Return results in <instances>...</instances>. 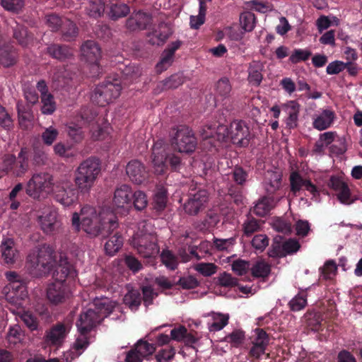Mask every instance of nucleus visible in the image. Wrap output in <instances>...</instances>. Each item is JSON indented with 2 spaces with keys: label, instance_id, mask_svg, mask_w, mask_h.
<instances>
[{
  "label": "nucleus",
  "instance_id": "f257e3e1",
  "mask_svg": "<svg viewBox=\"0 0 362 362\" xmlns=\"http://www.w3.org/2000/svg\"><path fill=\"white\" fill-rule=\"evenodd\" d=\"M53 253L52 247L44 244L29 254L26 267L30 275L33 277H40L48 274L56 263Z\"/></svg>",
  "mask_w": 362,
  "mask_h": 362
},
{
  "label": "nucleus",
  "instance_id": "f03ea898",
  "mask_svg": "<svg viewBox=\"0 0 362 362\" xmlns=\"http://www.w3.org/2000/svg\"><path fill=\"white\" fill-rule=\"evenodd\" d=\"M103 212H98L96 209L90 205L83 206L80 214L74 212L71 218L73 227L77 230L82 229L90 237L99 236L104 233V228L100 223Z\"/></svg>",
  "mask_w": 362,
  "mask_h": 362
},
{
  "label": "nucleus",
  "instance_id": "7ed1b4c3",
  "mask_svg": "<svg viewBox=\"0 0 362 362\" xmlns=\"http://www.w3.org/2000/svg\"><path fill=\"white\" fill-rule=\"evenodd\" d=\"M29 170V149L21 148L18 156L5 153L0 158V172L13 177H23Z\"/></svg>",
  "mask_w": 362,
  "mask_h": 362
},
{
  "label": "nucleus",
  "instance_id": "20e7f679",
  "mask_svg": "<svg viewBox=\"0 0 362 362\" xmlns=\"http://www.w3.org/2000/svg\"><path fill=\"white\" fill-rule=\"evenodd\" d=\"M100 172V163L98 158H89L83 160L78 167L75 174V184L81 193H88L93 187Z\"/></svg>",
  "mask_w": 362,
  "mask_h": 362
},
{
  "label": "nucleus",
  "instance_id": "39448f33",
  "mask_svg": "<svg viewBox=\"0 0 362 362\" xmlns=\"http://www.w3.org/2000/svg\"><path fill=\"white\" fill-rule=\"evenodd\" d=\"M121 90L120 81L110 76L95 88L90 99L93 103L105 107L119 96Z\"/></svg>",
  "mask_w": 362,
  "mask_h": 362
},
{
  "label": "nucleus",
  "instance_id": "423d86ee",
  "mask_svg": "<svg viewBox=\"0 0 362 362\" xmlns=\"http://www.w3.org/2000/svg\"><path fill=\"white\" fill-rule=\"evenodd\" d=\"M96 310L89 308L82 312L76 322V327L81 334H88L97 324L100 323L104 315L107 313L106 302L95 300Z\"/></svg>",
  "mask_w": 362,
  "mask_h": 362
},
{
  "label": "nucleus",
  "instance_id": "0eeeda50",
  "mask_svg": "<svg viewBox=\"0 0 362 362\" xmlns=\"http://www.w3.org/2000/svg\"><path fill=\"white\" fill-rule=\"evenodd\" d=\"M53 185V177L50 174L35 173L26 184L25 192L30 197L40 200L52 190Z\"/></svg>",
  "mask_w": 362,
  "mask_h": 362
},
{
  "label": "nucleus",
  "instance_id": "6e6552de",
  "mask_svg": "<svg viewBox=\"0 0 362 362\" xmlns=\"http://www.w3.org/2000/svg\"><path fill=\"white\" fill-rule=\"evenodd\" d=\"M171 144L175 149L180 153H192L197 146V141L192 129L181 125L173 129L171 133Z\"/></svg>",
  "mask_w": 362,
  "mask_h": 362
},
{
  "label": "nucleus",
  "instance_id": "1a4fd4ad",
  "mask_svg": "<svg viewBox=\"0 0 362 362\" xmlns=\"http://www.w3.org/2000/svg\"><path fill=\"white\" fill-rule=\"evenodd\" d=\"M134 247L144 258L156 257L159 252L157 238L152 233H136L132 240Z\"/></svg>",
  "mask_w": 362,
  "mask_h": 362
},
{
  "label": "nucleus",
  "instance_id": "9d476101",
  "mask_svg": "<svg viewBox=\"0 0 362 362\" xmlns=\"http://www.w3.org/2000/svg\"><path fill=\"white\" fill-rule=\"evenodd\" d=\"M208 192L197 185L190 187L187 202L184 204L185 211L192 216L197 215L200 211L204 209L208 201Z\"/></svg>",
  "mask_w": 362,
  "mask_h": 362
},
{
  "label": "nucleus",
  "instance_id": "9b49d317",
  "mask_svg": "<svg viewBox=\"0 0 362 362\" xmlns=\"http://www.w3.org/2000/svg\"><path fill=\"white\" fill-rule=\"evenodd\" d=\"M71 297L69 285L61 281H54L47 288V298L53 305L66 303Z\"/></svg>",
  "mask_w": 362,
  "mask_h": 362
},
{
  "label": "nucleus",
  "instance_id": "f8f14e48",
  "mask_svg": "<svg viewBox=\"0 0 362 362\" xmlns=\"http://www.w3.org/2000/svg\"><path fill=\"white\" fill-rule=\"evenodd\" d=\"M230 138L232 142L240 146H247L252 134L249 127L243 120H234L230 125Z\"/></svg>",
  "mask_w": 362,
  "mask_h": 362
},
{
  "label": "nucleus",
  "instance_id": "ddd939ff",
  "mask_svg": "<svg viewBox=\"0 0 362 362\" xmlns=\"http://www.w3.org/2000/svg\"><path fill=\"white\" fill-rule=\"evenodd\" d=\"M163 159L161 165L153 163L154 172L159 175L168 174V170L178 172L182 165L181 158L179 155L173 152H167L162 156Z\"/></svg>",
  "mask_w": 362,
  "mask_h": 362
},
{
  "label": "nucleus",
  "instance_id": "4468645a",
  "mask_svg": "<svg viewBox=\"0 0 362 362\" xmlns=\"http://www.w3.org/2000/svg\"><path fill=\"white\" fill-rule=\"evenodd\" d=\"M76 276V271L73 265L68 261L66 257L60 255L59 264L53 273L54 281H61L69 285L70 282L74 281Z\"/></svg>",
  "mask_w": 362,
  "mask_h": 362
},
{
  "label": "nucleus",
  "instance_id": "2eb2a0df",
  "mask_svg": "<svg viewBox=\"0 0 362 362\" xmlns=\"http://www.w3.org/2000/svg\"><path fill=\"white\" fill-rule=\"evenodd\" d=\"M156 351L153 344L146 341L139 340L135 348L130 350L126 356V362H142V359L152 355Z\"/></svg>",
  "mask_w": 362,
  "mask_h": 362
},
{
  "label": "nucleus",
  "instance_id": "dca6fc26",
  "mask_svg": "<svg viewBox=\"0 0 362 362\" xmlns=\"http://www.w3.org/2000/svg\"><path fill=\"white\" fill-rule=\"evenodd\" d=\"M81 50L85 60L98 71V62L101 57V51L98 45L93 40H88L82 45Z\"/></svg>",
  "mask_w": 362,
  "mask_h": 362
},
{
  "label": "nucleus",
  "instance_id": "f3484780",
  "mask_svg": "<svg viewBox=\"0 0 362 362\" xmlns=\"http://www.w3.org/2000/svg\"><path fill=\"white\" fill-rule=\"evenodd\" d=\"M126 173L130 180L136 185L143 183L148 176L146 167L138 160H132L127 163Z\"/></svg>",
  "mask_w": 362,
  "mask_h": 362
},
{
  "label": "nucleus",
  "instance_id": "a211bd4d",
  "mask_svg": "<svg viewBox=\"0 0 362 362\" xmlns=\"http://www.w3.org/2000/svg\"><path fill=\"white\" fill-rule=\"evenodd\" d=\"M291 191L296 194L304 188L314 197L319 195L317 187L310 180L304 179L298 172H293L290 175Z\"/></svg>",
  "mask_w": 362,
  "mask_h": 362
},
{
  "label": "nucleus",
  "instance_id": "6ab92c4d",
  "mask_svg": "<svg viewBox=\"0 0 362 362\" xmlns=\"http://www.w3.org/2000/svg\"><path fill=\"white\" fill-rule=\"evenodd\" d=\"M133 192L132 187L128 185L123 184L117 187L114 193V205L117 208H131Z\"/></svg>",
  "mask_w": 362,
  "mask_h": 362
},
{
  "label": "nucleus",
  "instance_id": "aec40b11",
  "mask_svg": "<svg viewBox=\"0 0 362 362\" xmlns=\"http://www.w3.org/2000/svg\"><path fill=\"white\" fill-rule=\"evenodd\" d=\"M55 199L64 206H69L78 199V190L76 187L69 183L59 187L55 192Z\"/></svg>",
  "mask_w": 362,
  "mask_h": 362
},
{
  "label": "nucleus",
  "instance_id": "412c9836",
  "mask_svg": "<svg viewBox=\"0 0 362 362\" xmlns=\"http://www.w3.org/2000/svg\"><path fill=\"white\" fill-rule=\"evenodd\" d=\"M57 215L55 210L49 209L38 217V222L44 233L52 234L60 228L61 223Z\"/></svg>",
  "mask_w": 362,
  "mask_h": 362
},
{
  "label": "nucleus",
  "instance_id": "4be33fe9",
  "mask_svg": "<svg viewBox=\"0 0 362 362\" xmlns=\"http://www.w3.org/2000/svg\"><path fill=\"white\" fill-rule=\"evenodd\" d=\"M327 185L329 187L337 192V198L341 203L351 204L353 202L348 185L340 177L332 176Z\"/></svg>",
  "mask_w": 362,
  "mask_h": 362
},
{
  "label": "nucleus",
  "instance_id": "5701e85b",
  "mask_svg": "<svg viewBox=\"0 0 362 362\" xmlns=\"http://www.w3.org/2000/svg\"><path fill=\"white\" fill-rule=\"evenodd\" d=\"M18 57V52L13 46L0 37V64L4 67L13 66Z\"/></svg>",
  "mask_w": 362,
  "mask_h": 362
},
{
  "label": "nucleus",
  "instance_id": "b1692460",
  "mask_svg": "<svg viewBox=\"0 0 362 362\" xmlns=\"http://www.w3.org/2000/svg\"><path fill=\"white\" fill-rule=\"evenodd\" d=\"M152 18L150 15L138 11L131 15L127 20L126 26L130 31L144 30L151 23Z\"/></svg>",
  "mask_w": 362,
  "mask_h": 362
},
{
  "label": "nucleus",
  "instance_id": "393cba45",
  "mask_svg": "<svg viewBox=\"0 0 362 362\" xmlns=\"http://www.w3.org/2000/svg\"><path fill=\"white\" fill-rule=\"evenodd\" d=\"M182 42L176 40L168 45V47L163 52L160 62L156 65L158 72H162L169 67L173 61L175 52L180 47Z\"/></svg>",
  "mask_w": 362,
  "mask_h": 362
},
{
  "label": "nucleus",
  "instance_id": "a878e982",
  "mask_svg": "<svg viewBox=\"0 0 362 362\" xmlns=\"http://www.w3.org/2000/svg\"><path fill=\"white\" fill-rule=\"evenodd\" d=\"M47 53L53 59L65 61L73 56V49L66 45L52 43L47 46Z\"/></svg>",
  "mask_w": 362,
  "mask_h": 362
},
{
  "label": "nucleus",
  "instance_id": "bb28decb",
  "mask_svg": "<svg viewBox=\"0 0 362 362\" xmlns=\"http://www.w3.org/2000/svg\"><path fill=\"white\" fill-rule=\"evenodd\" d=\"M100 225L105 228V230L104 233H100L99 236L105 238L118 228L117 217L111 211H103Z\"/></svg>",
  "mask_w": 362,
  "mask_h": 362
},
{
  "label": "nucleus",
  "instance_id": "cd10ccee",
  "mask_svg": "<svg viewBox=\"0 0 362 362\" xmlns=\"http://www.w3.org/2000/svg\"><path fill=\"white\" fill-rule=\"evenodd\" d=\"M335 118V113L329 109L324 110L320 115L313 117V127L322 131L328 129L332 124Z\"/></svg>",
  "mask_w": 362,
  "mask_h": 362
},
{
  "label": "nucleus",
  "instance_id": "c85d7f7f",
  "mask_svg": "<svg viewBox=\"0 0 362 362\" xmlns=\"http://www.w3.org/2000/svg\"><path fill=\"white\" fill-rule=\"evenodd\" d=\"M264 64L259 61H252L248 66L247 80L253 86H259L263 79Z\"/></svg>",
  "mask_w": 362,
  "mask_h": 362
},
{
  "label": "nucleus",
  "instance_id": "c756f323",
  "mask_svg": "<svg viewBox=\"0 0 362 362\" xmlns=\"http://www.w3.org/2000/svg\"><path fill=\"white\" fill-rule=\"evenodd\" d=\"M1 256L5 263L11 264L15 262L17 251L14 247V241L11 238H5L0 245Z\"/></svg>",
  "mask_w": 362,
  "mask_h": 362
},
{
  "label": "nucleus",
  "instance_id": "7c9ffc66",
  "mask_svg": "<svg viewBox=\"0 0 362 362\" xmlns=\"http://www.w3.org/2000/svg\"><path fill=\"white\" fill-rule=\"evenodd\" d=\"M300 105L296 101H290L286 105L288 117L286 119V127L289 129H295L298 127Z\"/></svg>",
  "mask_w": 362,
  "mask_h": 362
},
{
  "label": "nucleus",
  "instance_id": "2f4dec72",
  "mask_svg": "<svg viewBox=\"0 0 362 362\" xmlns=\"http://www.w3.org/2000/svg\"><path fill=\"white\" fill-rule=\"evenodd\" d=\"M274 206V199L272 197L265 196L259 199L253 207L252 211L255 214L264 217Z\"/></svg>",
  "mask_w": 362,
  "mask_h": 362
},
{
  "label": "nucleus",
  "instance_id": "473e14b6",
  "mask_svg": "<svg viewBox=\"0 0 362 362\" xmlns=\"http://www.w3.org/2000/svg\"><path fill=\"white\" fill-rule=\"evenodd\" d=\"M184 83V77L182 74H175L166 79L160 81L157 88L160 90L174 89L178 88Z\"/></svg>",
  "mask_w": 362,
  "mask_h": 362
},
{
  "label": "nucleus",
  "instance_id": "72a5a7b5",
  "mask_svg": "<svg viewBox=\"0 0 362 362\" xmlns=\"http://www.w3.org/2000/svg\"><path fill=\"white\" fill-rule=\"evenodd\" d=\"M12 30L13 37L17 40L18 44L23 47L27 46L31 39L27 28L23 25L15 22V25L12 27Z\"/></svg>",
  "mask_w": 362,
  "mask_h": 362
},
{
  "label": "nucleus",
  "instance_id": "f704fd0d",
  "mask_svg": "<svg viewBox=\"0 0 362 362\" xmlns=\"http://www.w3.org/2000/svg\"><path fill=\"white\" fill-rule=\"evenodd\" d=\"M171 34V28L167 23L163 22L159 23L157 28L152 32L153 36L157 39V41H153V44L163 45Z\"/></svg>",
  "mask_w": 362,
  "mask_h": 362
},
{
  "label": "nucleus",
  "instance_id": "c9c22d12",
  "mask_svg": "<svg viewBox=\"0 0 362 362\" xmlns=\"http://www.w3.org/2000/svg\"><path fill=\"white\" fill-rule=\"evenodd\" d=\"M64 41H71L77 35L78 28L76 24L67 18H64V24L59 29Z\"/></svg>",
  "mask_w": 362,
  "mask_h": 362
},
{
  "label": "nucleus",
  "instance_id": "e433bc0d",
  "mask_svg": "<svg viewBox=\"0 0 362 362\" xmlns=\"http://www.w3.org/2000/svg\"><path fill=\"white\" fill-rule=\"evenodd\" d=\"M167 144L163 139H158L153 144L152 147V163H156L157 165L162 164V156L167 153L166 151Z\"/></svg>",
  "mask_w": 362,
  "mask_h": 362
},
{
  "label": "nucleus",
  "instance_id": "4c0bfd02",
  "mask_svg": "<svg viewBox=\"0 0 362 362\" xmlns=\"http://www.w3.org/2000/svg\"><path fill=\"white\" fill-rule=\"evenodd\" d=\"M66 327L63 324L53 327L47 334V340L52 344H59L65 337Z\"/></svg>",
  "mask_w": 362,
  "mask_h": 362
},
{
  "label": "nucleus",
  "instance_id": "58836bf2",
  "mask_svg": "<svg viewBox=\"0 0 362 362\" xmlns=\"http://www.w3.org/2000/svg\"><path fill=\"white\" fill-rule=\"evenodd\" d=\"M242 228L243 234L247 237H250L260 230L261 221L255 218L250 215H247L242 225Z\"/></svg>",
  "mask_w": 362,
  "mask_h": 362
},
{
  "label": "nucleus",
  "instance_id": "ea45409f",
  "mask_svg": "<svg viewBox=\"0 0 362 362\" xmlns=\"http://www.w3.org/2000/svg\"><path fill=\"white\" fill-rule=\"evenodd\" d=\"M232 86L229 79L226 77L220 78L216 83L215 94L216 97L223 100L229 97L231 92Z\"/></svg>",
  "mask_w": 362,
  "mask_h": 362
},
{
  "label": "nucleus",
  "instance_id": "a19ab883",
  "mask_svg": "<svg viewBox=\"0 0 362 362\" xmlns=\"http://www.w3.org/2000/svg\"><path fill=\"white\" fill-rule=\"evenodd\" d=\"M30 105L18 102L16 105L19 124L22 128H25V122L30 121L33 117L32 110Z\"/></svg>",
  "mask_w": 362,
  "mask_h": 362
},
{
  "label": "nucleus",
  "instance_id": "79ce46f5",
  "mask_svg": "<svg viewBox=\"0 0 362 362\" xmlns=\"http://www.w3.org/2000/svg\"><path fill=\"white\" fill-rule=\"evenodd\" d=\"M124 303L132 310H137L141 303V296L139 291L132 289L125 294Z\"/></svg>",
  "mask_w": 362,
  "mask_h": 362
},
{
  "label": "nucleus",
  "instance_id": "37998d69",
  "mask_svg": "<svg viewBox=\"0 0 362 362\" xmlns=\"http://www.w3.org/2000/svg\"><path fill=\"white\" fill-rule=\"evenodd\" d=\"M167 191L163 187H158L152 202L153 209L157 211H163L166 206Z\"/></svg>",
  "mask_w": 362,
  "mask_h": 362
},
{
  "label": "nucleus",
  "instance_id": "c03bdc74",
  "mask_svg": "<svg viewBox=\"0 0 362 362\" xmlns=\"http://www.w3.org/2000/svg\"><path fill=\"white\" fill-rule=\"evenodd\" d=\"M123 245V238L117 232L105 245V250L109 255H114Z\"/></svg>",
  "mask_w": 362,
  "mask_h": 362
},
{
  "label": "nucleus",
  "instance_id": "a18cd8bd",
  "mask_svg": "<svg viewBox=\"0 0 362 362\" xmlns=\"http://www.w3.org/2000/svg\"><path fill=\"white\" fill-rule=\"evenodd\" d=\"M211 315L214 320V322L209 325V330L211 331L221 330L228 323V314H223L221 313L212 312Z\"/></svg>",
  "mask_w": 362,
  "mask_h": 362
},
{
  "label": "nucleus",
  "instance_id": "49530a36",
  "mask_svg": "<svg viewBox=\"0 0 362 362\" xmlns=\"http://www.w3.org/2000/svg\"><path fill=\"white\" fill-rule=\"evenodd\" d=\"M271 272V266L266 262L257 261L251 268V273L254 277L267 278Z\"/></svg>",
  "mask_w": 362,
  "mask_h": 362
},
{
  "label": "nucleus",
  "instance_id": "de8ad7c7",
  "mask_svg": "<svg viewBox=\"0 0 362 362\" xmlns=\"http://www.w3.org/2000/svg\"><path fill=\"white\" fill-rule=\"evenodd\" d=\"M240 22L242 28L246 32L253 30L256 23V17L250 11H244L240 16Z\"/></svg>",
  "mask_w": 362,
  "mask_h": 362
},
{
  "label": "nucleus",
  "instance_id": "09e8293b",
  "mask_svg": "<svg viewBox=\"0 0 362 362\" xmlns=\"http://www.w3.org/2000/svg\"><path fill=\"white\" fill-rule=\"evenodd\" d=\"M23 183L19 182L14 186L8 194V196L6 198V202L9 204V208L11 210H16L20 206V202L18 200L17 197L19 193L23 191Z\"/></svg>",
  "mask_w": 362,
  "mask_h": 362
},
{
  "label": "nucleus",
  "instance_id": "8fccbe9b",
  "mask_svg": "<svg viewBox=\"0 0 362 362\" xmlns=\"http://www.w3.org/2000/svg\"><path fill=\"white\" fill-rule=\"evenodd\" d=\"M148 202L147 196L144 192L137 190L133 192L132 206H133L136 211H141L144 210L148 205Z\"/></svg>",
  "mask_w": 362,
  "mask_h": 362
},
{
  "label": "nucleus",
  "instance_id": "3c124183",
  "mask_svg": "<svg viewBox=\"0 0 362 362\" xmlns=\"http://www.w3.org/2000/svg\"><path fill=\"white\" fill-rule=\"evenodd\" d=\"M281 176L272 172L269 173V177L266 180V190L269 194H274L281 186Z\"/></svg>",
  "mask_w": 362,
  "mask_h": 362
},
{
  "label": "nucleus",
  "instance_id": "603ef678",
  "mask_svg": "<svg viewBox=\"0 0 362 362\" xmlns=\"http://www.w3.org/2000/svg\"><path fill=\"white\" fill-rule=\"evenodd\" d=\"M160 259L162 263L170 270H175L178 265L177 257L168 250L162 251Z\"/></svg>",
  "mask_w": 362,
  "mask_h": 362
},
{
  "label": "nucleus",
  "instance_id": "864d4df0",
  "mask_svg": "<svg viewBox=\"0 0 362 362\" xmlns=\"http://www.w3.org/2000/svg\"><path fill=\"white\" fill-rule=\"evenodd\" d=\"M1 6L7 11L18 13L25 6L24 0H1Z\"/></svg>",
  "mask_w": 362,
  "mask_h": 362
},
{
  "label": "nucleus",
  "instance_id": "5fc2aeb1",
  "mask_svg": "<svg viewBox=\"0 0 362 362\" xmlns=\"http://www.w3.org/2000/svg\"><path fill=\"white\" fill-rule=\"evenodd\" d=\"M129 12V7L127 4L116 3L111 5L110 15L112 19L117 20L126 16Z\"/></svg>",
  "mask_w": 362,
  "mask_h": 362
},
{
  "label": "nucleus",
  "instance_id": "6e6d98bb",
  "mask_svg": "<svg viewBox=\"0 0 362 362\" xmlns=\"http://www.w3.org/2000/svg\"><path fill=\"white\" fill-rule=\"evenodd\" d=\"M105 11V4L101 0H94L89 3L86 8V12L90 17L97 18L100 17Z\"/></svg>",
  "mask_w": 362,
  "mask_h": 362
},
{
  "label": "nucleus",
  "instance_id": "4d7b16f0",
  "mask_svg": "<svg viewBox=\"0 0 362 362\" xmlns=\"http://www.w3.org/2000/svg\"><path fill=\"white\" fill-rule=\"evenodd\" d=\"M66 131L69 136L75 142H80L83 139L82 127L78 124L71 122L67 125Z\"/></svg>",
  "mask_w": 362,
  "mask_h": 362
},
{
  "label": "nucleus",
  "instance_id": "13d9d810",
  "mask_svg": "<svg viewBox=\"0 0 362 362\" xmlns=\"http://www.w3.org/2000/svg\"><path fill=\"white\" fill-rule=\"evenodd\" d=\"M233 180L238 185L243 186L248 177V172L243 167L235 165L231 172Z\"/></svg>",
  "mask_w": 362,
  "mask_h": 362
},
{
  "label": "nucleus",
  "instance_id": "bf43d9fd",
  "mask_svg": "<svg viewBox=\"0 0 362 362\" xmlns=\"http://www.w3.org/2000/svg\"><path fill=\"white\" fill-rule=\"evenodd\" d=\"M228 194L236 205L243 204V186L230 185L228 190Z\"/></svg>",
  "mask_w": 362,
  "mask_h": 362
},
{
  "label": "nucleus",
  "instance_id": "052dcab7",
  "mask_svg": "<svg viewBox=\"0 0 362 362\" xmlns=\"http://www.w3.org/2000/svg\"><path fill=\"white\" fill-rule=\"evenodd\" d=\"M245 338V336L243 331L235 329L226 337V340L233 346L238 347L243 343Z\"/></svg>",
  "mask_w": 362,
  "mask_h": 362
},
{
  "label": "nucleus",
  "instance_id": "680f3d73",
  "mask_svg": "<svg viewBox=\"0 0 362 362\" xmlns=\"http://www.w3.org/2000/svg\"><path fill=\"white\" fill-rule=\"evenodd\" d=\"M272 227L275 230L285 235L290 234L292 230L291 223L281 218H276L274 220Z\"/></svg>",
  "mask_w": 362,
  "mask_h": 362
},
{
  "label": "nucleus",
  "instance_id": "e2e57ef3",
  "mask_svg": "<svg viewBox=\"0 0 362 362\" xmlns=\"http://www.w3.org/2000/svg\"><path fill=\"white\" fill-rule=\"evenodd\" d=\"M41 102L42 103L41 108L42 114L51 115L55 111V102L54 101V98L52 94L42 96L41 98Z\"/></svg>",
  "mask_w": 362,
  "mask_h": 362
},
{
  "label": "nucleus",
  "instance_id": "0e129e2a",
  "mask_svg": "<svg viewBox=\"0 0 362 362\" xmlns=\"http://www.w3.org/2000/svg\"><path fill=\"white\" fill-rule=\"evenodd\" d=\"M195 270L204 276H210L216 272L217 266L214 263L201 262L195 266Z\"/></svg>",
  "mask_w": 362,
  "mask_h": 362
},
{
  "label": "nucleus",
  "instance_id": "69168bd1",
  "mask_svg": "<svg viewBox=\"0 0 362 362\" xmlns=\"http://www.w3.org/2000/svg\"><path fill=\"white\" fill-rule=\"evenodd\" d=\"M311 52L306 49H296L293 51L289 57L292 64H298L300 62H305L311 56Z\"/></svg>",
  "mask_w": 362,
  "mask_h": 362
},
{
  "label": "nucleus",
  "instance_id": "338daca9",
  "mask_svg": "<svg viewBox=\"0 0 362 362\" xmlns=\"http://www.w3.org/2000/svg\"><path fill=\"white\" fill-rule=\"evenodd\" d=\"M59 132L53 127L46 128L42 134V140L45 145L51 146L57 139Z\"/></svg>",
  "mask_w": 362,
  "mask_h": 362
},
{
  "label": "nucleus",
  "instance_id": "774afa93",
  "mask_svg": "<svg viewBox=\"0 0 362 362\" xmlns=\"http://www.w3.org/2000/svg\"><path fill=\"white\" fill-rule=\"evenodd\" d=\"M307 305L305 296L297 295L288 303L290 309L293 312H298L303 309Z\"/></svg>",
  "mask_w": 362,
  "mask_h": 362
}]
</instances>
